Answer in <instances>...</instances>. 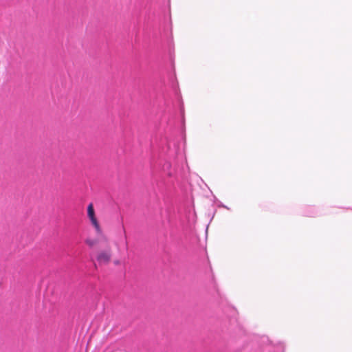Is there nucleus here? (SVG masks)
<instances>
[{
	"instance_id": "obj_4",
	"label": "nucleus",
	"mask_w": 352,
	"mask_h": 352,
	"mask_svg": "<svg viewBox=\"0 0 352 352\" xmlns=\"http://www.w3.org/2000/svg\"><path fill=\"white\" fill-rule=\"evenodd\" d=\"M285 346L283 343H278L275 349L276 352H284Z\"/></svg>"
},
{
	"instance_id": "obj_6",
	"label": "nucleus",
	"mask_w": 352,
	"mask_h": 352,
	"mask_svg": "<svg viewBox=\"0 0 352 352\" xmlns=\"http://www.w3.org/2000/svg\"><path fill=\"white\" fill-rule=\"evenodd\" d=\"M217 206H218V207H222V208H226V209L229 210V208H228V207H227L226 206H225V205H224L223 204H222L221 202H219V204H218V205H217Z\"/></svg>"
},
{
	"instance_id": "obj_3",
	"label": "nucleus",
	"mask_w": 352,
	"mask_h": 352,
	"mask_svg": "<svg viewBox=\"0 0 352 352\" xmlns=\"http://www.w3.org/2000/svg\"><path fill=\"white\" fill-rule=\"evenodd\" d=\"M111 255L107 252H102L97 256V261L100 263H108L110 260Z\"/></svg>"
},
{
	"instance_id": "obj_1",
	"label": "nucleus",
	"mask_w": 352,
	"mask_h": 352,
	"mask_svg": "<svg viewBox=\"0 0 352 352\" xmlns=\"http://www.w3.org/2000/svg\"><path fill=\"white\" fill-rule=\"evenodd\" d=\"M87 214L89 218L90 219V221H91L92 224L95 227L97 232H100V226L98 224V222L95 217V212L94 209L93 207V204H90L87 207Z\"/></svg>"
},
{
	"instance_id": "obj_2",
	"label": "nucleus",
	"mask_w": 352,
	"mask_h": 352,
	"mask_svg": "<svg viewBox=\"0 0 352 352\" xmlns=\"http://www.w3.org/2000/svg\"><path fill=\"white\" fill-rule=\"evenodd\" d=\"M302 214L306 217H314L319 214L318 211L315 207L311 206H307L303 208Z\"/></svg>"
},
{
	"instance_id": "obj_5",
	"label": "nucleus",
	"mask_w": 352,
	"mask_h": 352,
	"mask_svg": "<svg viewBox=\"0 0 352 352\" xmlns=\"http://www.w3.org/2000/svg\"><path fill=\"white\" fill-rule=\"evenodd\" d=\"M180 112H181V114L182 116V121L184 122V109L183 104H182L180 107Z\"/></svg>"
}]
</instances>
